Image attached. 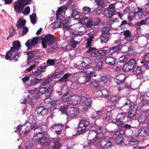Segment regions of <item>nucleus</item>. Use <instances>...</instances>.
<instances>
[{
  "mask_svg": "<svg viewBox=\"0 0 149 149\" xmlns=\"http://www.w3.org/2000/svg\"><path fill=\"white\" fill-rule=\"evenodd\" d=\"M37 124L36 120L33 115H30L27 121L24 124L21 126L19 125L17 127V129L19 130V133L22 134L24 133V135H26L31 132V127L33 128Z\"/></svg>",
  "mask_w": 149,
  "mask_h": 149,
  "instance_id": "1",
  "label": "nucleus"
},
{
  "mask_svg": "<svg viewBox=\"0 0 149 149\" xmlns=\"http://www.w3.org/2000/svg\"><path fill=\"white\" fill-rule=\"evenodd\" d=\"M136 102H133V106L131 105V120L133 119L137 120L140 124L146 123L148 121V115L145 113H142L139 117V115L137 114L136 112L138 109L137 106L136 105Z\"/></svg>",
  "mask_w": 149,
  "mask_h": 149,
  "instance_id": "2",
  "label": "nucleus"
},
{
  "mask_svg": "<svg viewBox=\"0 0 149 149\" xmlns=\"http://www.w3.org/2000/svg\"><path fill=\"white\" fill-rule=\"evenodd\" d=\"M96 124L95 122H90L88 119L83 118L80 121L78 126L77 132L79 134H83L86 132L88 129L95 127Z\"/></svg>",
  "mask_w": 149,
  "mask_h": 149,
  "instance_id": "3",
  "label": "nucleus"
},
{
  "mask_svg": "<svg viewBox=\"0 0 149 149\" xmlns=\"http://www.w3.org/2000/svg\"><path fill=\"white\" fill-rule=\"evenodd\" d=\"M80 99L83 106L82 110L84 111H88L91 105V99L90 98L88 95L86 94H83L81 95Z\"/></svg>",
  "mask_w": 149,
  "mask_h": 149,
  "instance_id": "4",
  "label": "nucleus"
},
{
  "mask_svg": "<svg viewBox=\"0 0 149 149\" xmlns=\"http://www.w3.org/2000/svg\"><path fill=\"white\" fill-rule=\"evenodd\" d=\"M101 133H99L97 130H90L88 135V139L91 143H94L98 139L100 140L102 138Z\"/></svg>",
  "mask_w": 149,
  "mask_h": 149,
  "instance_id": "5",
  "label": "nucleus"
},
{
  "mask_svg": "<svg viewBox=\"0 0 149 149\" xmlns=\"http://www.w3.org/2000/svg\"><path fill=\"white\" fill-rule=\"evenodd\" d=\"M139 136V129L136 127H131V138L132 141L131 140V148H135L137 146V144L136 141L138 139Z\"/></svg>",
  "mask_w": 149,
  "mask_h": 149,
  "instance_id": "6",
  "label": "nucleus"
},
{
  "mask_svg": "<svg viewBox=\"0 0 149 149\" xmlns=\"http://www.w3.org/2000/svg\"><path fill=\"white\" fill-rule=\"evenodd\" d=\"M55 41L56 37L54 35L50 34H47L42 40V46L43 48L46 49L47 48V45H52Z\"/></svg>",
  "mask_w": 149,
  "mask_h": 149,
  "instance_id": "7",
  "label": "nucleus"
},
{
  "mask_svg": "<svg viewBox=\"0 0 149 149\" xmlns=\"http://www.w3.org/2000/svg\"><path fill=\"white\" fill-rule=\"evenodd\" d=\"M136 62L134 58H131V72L132 74H134L137 76L141 75L143 71L140 67L137 66Z\"/></svg>",
  "mask_w": 149,
  "mask_h": 149,
  "instance_id": "8",
  "label": "nucleus"
},
{
  "mask_svg": "<svg viewBox=\"0 0 149 149\" xmlns=\"http://www.w3.org/2000/svg\"><path fill=\"white\" fill-rule=\"evenodd\" d=\"M110 29L109 27H104L103 28L102 32V34L100 36V38L102 43H106L110 38L109 32Z\"/></svg>",
  "mask_w": 149,
  "mask_h": 149,
  "instance_id": "9",
  "label": "nucleus"
},
{
  "mask_svg": "<svg viewBox=\"0 0 149 149\" xmlns=\"http://www.w3.org/2000/svg\"><path fill=\"white\" fill-rule=\"evenodd\" d=\"M72 35L74 36H72V38L70 41V45L73 48H75L77 45L79 43L80 41L79 39L78 40H75V38H76V37H79L84 34V33L82 31L76 32L74 31L72 32Z\"/></svg>",
  "mask_w": 149,
  "mask_h": 149,
  "instance_id": "10",
  "label": "nucleus"
},
{
  "mask_svg": "<svg viewBox=\"0 0 149 149\" xmlns=\"http://www.w3.org/2000/svg\"><path fill=\"white\" fill-rule=\"evenodd\" d=\"M54 23L55 27L61 28L62 24L63 28L66 30L69 29L71 26L68 20L64 19L61 22V19H59L58 20L55 21Z\"/></svg>",
  "mask_w": 149,
  "mask_h": 149,
  "instance_id": "11",
  "label": "nucleus"
},
{
  "mask_svg": "<svg viewBox=\"0 0 149 149\" xmlns=\"http://www.w3.org/2000/svg\"><path fill=\"white\" fill-rule=\"evenodd\" d=\"M88 48L86 53L88 54L91 58L97 60L100 58V57L98 56V50L97 49L94 47H90Z\"/></svg>",
  "mask_w": 149,
  "mask_h": 149,
  "instance_id": "12",
  "label": "nucleus"
},
{
  "mask_svg": "<svg viewBox=\"0 0 149 149\" xmlns=\"http://www.w3.org/2000/svg\"><path fill=\"white\" fill-rule=\"evenodd\" d=\"M116 10L113 4H110L108 7L105 8L104 14L107 17L111 18L114 15Z\"/></svg>",
  "mask_w": 149,
  "mask_h": 149,
  "instance_id": "13",
  "label": "nucleus"
},
{
  "mask_svg": "<svg viewBox=\"0 0 149 149\" xmlns=\"http://www.w3.org/2000/svg\"><path fill=\"white\" fill-rule=\"evenodd\" d=\"M65 126V124L62 123H55L50 127L52 131L54 130L56 134L57 135H60L62 134V130Z\"/></svg>",
  "mask_w": 149,
  "mask_h": 149,
  "instance_id": "14",
  "label": "nucleus"
},
{
  "mask_svg": "<svg viewBox=\"0 0 149 149\" xmlns=\"http://www.w3.org/2000/svg\"><path fill=\"white\" fill-rule=\"evenodd\" d=\"M81 24L84 25L87 28H91L96 24L93 22L91 19H89L86 16L84 17L80 20Z\"/></svg>",
  "mask_w": 149,
  "mask_h": 149,
  "instance_id": "15",
  "label": "nucleus"
},
{
  "mask_svg": "<svg viewBox=\"0 0 149 149\" xmlns=\"http://www.w3.org/2000/svg\"><path fill=\"white\" fill-rule=\"evenodd\" d=\"M131 44H132L131 45V50L132 52H131V57L133 56L134 57L136 56L139 54L137 52H135V47L137 45V42L136 40V37L135 36H132L131 35Z\"/></svg>",
  "mask_w": 149,
  "mask_h": 149,
  "instance_id": "16",
  "label": "nucleus"
},
{
  "mask_svg": "<svg viewBox=\"0 0 149 149\" xmlns=\"http://www.w3.org/2000/svg\"><path fill=\"white\" fill-rule=\"evenodd\" d=\"M26 54L28 56V60H36L40 57V52L37 50L28 52Z\"/></svg>",
  "mask_w": 149,
  "mask_h": 149,
  "instance_id": "17",
  "label": "nucleus"
},
{
  "mask_svg": "<svg viewBox=\"0 0 149 149\" xmlns=\"http://www.w3.org/2000/svg\"><path fill=\"white\" fill-rule=\"evenodd\" d=\"M99 141L100 146L103 147L104 149H108L113 146L112 143L111 141L104 138L100 140Z\"/></svg>",
  "mask_w": 149,
  "mask_h": 149,
  "instance_id": "18",
  "label": "nucleus"
},
{
  "mask_svg": "<svg viewBox=\"0 0 149 149\" xmlns=\"http://www.w3.org/2000/svg\"><path fill=\"white\" fill-rule=\"evenodd\" d=\"M14 10L18 13H21L24 7L22 1L17 0V1L14 4Z\"/></svg>",
  "mask_w": 149,
  "mask_h": 149,
  "instance_id": "19",
  "label": "nucleus"
},
{
  "mask_svg": "<svg viewBox=\"0 0 149 149\" xmlns=\"http://www.w3.org/2000/svg\"><path fill=\"white\" fill-rule=\"evenodd\" d=\"M51 143V139L49 136L45 135L38 143L43 146H47L49 145Z\"/></svg>",
  "mask_w": 149,
  "mask_h": 149,
  "instance_id": "20",
  "label": "nucleus"
},
{
  "mask_svg": "<svg viewBox=\"0 0 149 149\" xmlns=\"http://www.w3.org/2000/svg\"><path fill=\"white\" fill-rule=\"evenodd\" d=\"M79 112L78 109L76 108L71 107L68 109L67 115L69 117L74 118L79 114Z\"/></svg>",
  "mask_w": 149,
  "mask_h": 149,
  "instance_id": "21",
  "label": "nucleus"
},
{
  "mask_svg": "<svg viewBox=\"0 0 149 149\" xmlns=\"http://www.w3.org/2000/svg\"><path fill=\"white\" fill-rule=\"evenodd\" d=\"M40 40L39 37L36 36L33 38L32 39H29L25 43V45L28 48L33 46L37 44Z\"/></svg>",
  "mask_w": 149,
  "mask_h": 149,
  "instance_id": "22",
  "label": "nucleus"
},
{
  "mask_svg": "<svg viewBox=\"0 0 149 149\" xmlns=\"http://www.w3.org/2000/svg\"><path fill=\"white\" fill-rule=\"evenodd\" d=\"M71 74L69 73L65 74L58 80L57 82L59 84L67 83L69 81V77L71 76Z\"/></svg>",
  "mask_w": 149,
  "mask_h": 149,
  "instance_id": "23",
  "label": "nucleus"
},
{
  "mask_svg": "<svg viewBox=\"0 0 149 149\" xmlns=\"http://www.w3.org/2000/svg\"><path fill=\"white\" fill-rule=\"evenodd\" d=\"M146 18L145 20H143L140 22H138L135 24V26H137L136 27L137 33L139 34L140 33L139 31L140 26L142 25H143L149 24V18L148 17H146Z\"/></svg>",
  "mask_w": 149,
  "mask_h": 149,
  "instance_id": "24",
  "label": "nucleus"
},
{
  "mask_svg": "<svg viewBox=\"0 0 149 149\" xmlns=\"http://www.w3.org/2000/svg\"><path fill=\"white\" fill-rule=\"evenodd\" d=\"M81 72L91 75L95 73V70L93 67L87 65L83 70H81Z\"/></svg>",
  "mask_w": 149,
  "mask_h": 149,
  "instance_id": "25",
  "label": "nucleus"
},
{
  "mask_svg": "<svg viewBox=\"0 0 149 149\" xmlns=\"http://www.w3.org/2000/svg\"><path fill=\"white\" fill-rule=\"evenodd\" d=\"M126 79L125 74H120L116 77L115 80L117 84H120L123 83Z\"/></svg>",
  "mask_w": 149,
  "mask_h": 149,
  "instance_id": "26",
  "label": "nucleus"
},
{
  "mask_svg": "<svg viewBox=\"0 0 149 149\" xmlns=\"http://www.w3.org/2000/svg\"><path fill=\"white\" fill-rule=\"evenodd\" d=\"M67 9L65 6H62L59 7L56 11V19L57 20H58V17L62 14H64Z\"/></svg>",
  "mask_w": 149,
  "mask_h": 149,
  "instance_id": "27",
  "label": "nucleus"
},
{
  "mask_svg": "<svg viewBox=\"0 0 149 149\" xmlns=\"http://www.w3.org/2000/svg\"><path fill=\"white\" fill-rule=\"evenodd\" d=\"M128 107L130 109H128L129 110L128 113L126 112L125 113H118L116 117H117V118H118V119H119V120H121L123 121L125 117H126V115H127L128 118H130V106L129 105Z\"/></svg>",
  "mask_w": 149,
  "mask_h": 149,
  "instance_id": "28",
  "label": "nucleus"
},
{
  "mask_svg": "<svg viewBox=\"0 0 149 149\" xmlns=\"http://www.w3.org/2000/svg\"><path fill=\"white\" fill-rule=\"evenodd\" d=\"M88 59V58L86 57L83 58L81 63L79 64H76L75 65V67L78 69H83L88 65V63L86 62V61H87Z\"/></svg>",
  "mask_w": 149,
  "mask_h": 149,
  "instance_id": "29",
  "label": "nucleus"
},
{
  "mask_svg": "<svg viewBox=\"0 0 149 149\" xmlns=\"http://www.w3.org/2000/svg\"><path fill=\"white\" fill-rule=\"evenodd\" d=\"M79 97L77 96L73 95L70 96L68 104H70L74 105L77 104L79 102Z\"/></svg>",
  "mask_w": 149,
  "mask_h": 149,
  "instance_id": "30",
  "label": "nucleus"
},
{
  "mask_svg": "<svg viewBox=\"0 0 149 149\" xmlns=\"http://www.w3.org/2000/svg\"><path fill=\"white\" fill-rule=\"evenodd\" d=\"M121 45L119 44L117 46L110 48L108 51L109 54L111 55L115 52H118L121 48Z\"/></svg>",
  "mask_w": 149,
  "mask_h": 149,
  "instance_id": "31",
  "label": "nucleus"
},
{
  "mask_svg": "<svg viewBox=\"0 0 149 149\" xmlns=\"http://www.w3.org/2000/svg\"><path fill=\"white\" fill-rule=\"evenodd\" d=\"M52 95V92H50L49 94V97L52 100V105L54 107L56 106V104H57V103L59 100V98L57 97H55L53 96Z\"/></svg>",
  "mask_w": 149,
  "mask_h": 149,
  "instance_id": "32",
  "label": "nucleus"
},
{
  "mask_svg": "<svg viewBox=\"0 0 149 149\" xmlns=\"http://www.w3.org/2000/svg\"><path fill=\"white\" fill-rule=\"evenodd\" d=\"M72 93V91L70 90H67V92L62 97V100L65 102H67L68 104L70 97L71 95V94Z\"/></svg>",
  "mask_w": 149,
  "mask_h": 149,
  "instance_id": "33",
  "label": "nucleus"
},
{
  "mask_svg": "<svg viewBox=\"0 0 149 149\" xmlns=\"http://www.w3.org/2000/svg\"><path fill=\"white\" fill-rule=\"evenodd\" d=\"M13 46L11 48V50L16 52L21 47L20 43L19 40L15 41L13 42Z\"/></svg>",
  "mask_w": 149,
  "mask_h": 149,
  "instance_id": "34",
  "label": "nucleus"
},
{
  "mask_svg": "<svg viewBox=\"0 0 149 149\" xmlns=\"http://www.w3.org/2000/svg\"><path fill=\"white\" fill-rule=\"evenodd\" d=\"M54 145L52 147V149H59L62 145V141L60 140H56L53 142Z\"/></svg>",
  "mask_w": 149,
  "mask_h": 149,
  "instance_id": "35",
  "label": "nucleus"
},
{
  "mask_svg": "<svg viewBox=\"0 0 149 149\" xmlns=\"http://www.w3.org/2000/svg\"><path fill=\"white\" fill-rule=\"evenodd\" d=\"M143 12H145V8L139 9L138 12L134 13V17L135 19H139L142 16Z\"/></svg>",
  "mask_w": 149,
  "mask_h": 149,
  "instance_id": "36",
  "label": "nucleus"
},
{
  "mask_svg": "<svg viewBox=\"0 0 149 149\" xmlns=\"http://www.w3.org/2000/svg\"><path fill=\"white\" fill-rule=\"evenodd\" d=\"M64 73V71L60 70L59 71L54 72L51 76V79L61 78Z\"/></svg>",
  "mask_w": 149,
  "mask_h": 149,
  "instance_id": "37",
  "label": "nucleus"
},
{
  "mask_svg": "<svg viewBox=\"0 0 149 149\" xmlns=\"http://www.w3.org/2000/svg\"><path fill=\"white\" fill-rule=\"evenodd\" d=\"M35 133L36 134L35 135H34L33 137L37 139V142L38 143L40 141V140L42 139L45 135L42 132H38L36 131Z\"/></svg>",
  "mask_w": 149,
  "mask_h": 149,
  "instance_id": "38",
  "label": "nucleus"
},
{
  "mask_svg": "<svg viewBox=\"0 0 149 149\" xmlns=\"http://www.w3.org/2000/svg\"><path fill=\"white\" fill-rule=\"evenodd\" d=\"M124 34L125 37V39L127 42L125 43L126 45L128 44H130V32L128 30H127L124 31Z\"/></svg>",
  "mask_w": 149,
  "mask_h": 149,
  "instance_id": "39",
  "label": "nucleus"
},
{
  "mask_svg": "<svg viewBox=\"0 0 149 149\" xmlns=\"http://www.w3.org/2000/svg\"><path fill=\"white\" fill-rule=\"evenodd\" d=\"M119 99V96L118 95H110L108 98V101L111 103H114L118 101Z\"/></svg>",
  "mask_w": 149,
  "mask_h": 149,
  "instance_id": "40",
  "label": "nucleus"
},
{
  "mask_svg": "<svg viewBox=\"0 0 149 149\" xmlns=\"http://www.w3.org/2000/svg\"><path fill=\"white\" fill-rule=\"evenodd\" d=\"M102 114V113L101 111H96L93 113L91 117L93 119L96 120L99 118Z\"/></svg>",
  "mask_w": 149,
  "mask_h": 149,
  "instance_id": "41",
  "label": "nucleus"
},
{
  "mask_svg": "<svg viewBox=\"0 0 149 149\" xmlns=\"http://www.w3.org/2000/svg\"><path fill=\"white\" fill-rule=\"evenodd\" d=\"M105 61L107 64L114 65L115 63L116 59L114 58L109 56L106 58Z\"/></svg>",
  "mask_w": 149,
  "mask_h": 149,
  "instance_id": "42",
  "label": "nucleus"
},
{
  "mask_svg": "<svg viewBox=\"0 0 149 149\" xmlns=\"http://www.w3.org/2000/svg\"><path fill=\"white\" fill-rule=\"evenodd\" d=\"M37 89L36 88L34 90L31 91V92H32V96L33 99H38L41 95V94L39 92L38 90L37 91H36V90Z\"/></svg>",
  "mask_w": 149,
  "mask_h": 149,
  "instance_id": "43",
  "label": "nucleus"
},
{
  "mask_svg": "<svg viewBox=\"0 0 149 149\" xmlns=\"http://www.w3.org/2000/svg\"><path fill=\"white\" fill-rule=\"evenodd\" d=\"M26 21L24 19H20L17 21L16 26L18 29L23 28L26 25Z\"/></svg>",
  "mask_w": 149,
  "mask_h": 149,
  "instance_id": "44",
  "label": "nucleus"
},
{
  "mask_svg": "<svg viewBox=\"0 0 149 149\" xmlns=\"http://www.w3.org/2000/svg\"><path fill=\"white\" fill-rule=\"evenodd\" d=\"M38 90L40 93L41 95L43 94H47V93H49L50 92H52V90L49 88H41L38 89Z\"/></svg>",
  "mask_w": 149,
  "mask_h": 149,
  "instance_id": "45",
  "label": "nucleus"
},
{
  "mask_svg": "<svg viewBox=\"0 0 149 149\" xmlns=\"http://www.w3.org/2000/svg\"><path fill=\"white\" fill-rule=\"evenodd\" d=\"M92 78L91 75L89 74H86L84 75L81 78V79H84V81L82 83L86 84L87 82H89L91 80Z\"/></svg>",
  "mask_w": 149,
  "mask_h": 149,
  "instance_id": "46",
  "label": "nucleus"
},
{
  "mask_svg": "<svg viewBox=\"0 0 149 149\" xmlns=\"http://www.w3.org/2000/svg\"><path fill=\"white\" fill-rule=\"evenodd\" d=\"M149 135V132L148 129H142V128L139 129V135L145 137Z\"/></svg>",
  "mask_w": 149,
  "mask_h": 149,
  "instance_id": "47",
  "label": "nucleus"
},
{
  "mask_svg": "<svg viewBox=\"0 0 149 149\" xmlns=\"http://www.w3.org/2000/svg\"><path fill=\"white\" fill-rule=\"evenodd\" d=\"M55 59H49L46 61V63H44L43 64L46 65L48 67L49 66H55Z\"/></svg>",
  "mask_w": 149,
  "mask_h": 149,
  "instance_id": "48",
  "label": "nucleus"
},
{
  "mask_svg": "<svg viewBox=\"0 0 149 149\" xmlns=\"http://www.w3.org/2000/svg\"><path fill=\"white\" fill-rule=\"evenodd\" d=\"M123 70L125 72L130 70V60L123 66Z\"/></svg>",
  "mask_w": 149,
  "mask_h": 149,
  "instance_id": "49",
  "label": "nucleus"
},
{
  "mask_svg": "<svg viewBox=\"0 0 149 149\" xmlns=\"http://www.w3.org/2000/svg\"><path fill=\"white\" fill-rule=\"evenodd\" d=\"M112 123L115 124L118 126H121L123 124V121L117 118L116 117L115 119H113L112 120Z\"/></svg>",
  "mask_w": 149,
  "mask_h": 149,
  "instance_id": "50",
  "label": "nucleus"
},
{
  "mask_svg": "<svg viewBox=\"0 0 149 149\" xmlns=\"http://www.w3.org/2000/svg\"><path fill=\"white\" fill-rule=\"evenodd\" d=\"M34 144L33 142H26L24 143V148L25 149H33Z\"/></svg>",
  "mask_w": 149,
  "mask_h": 149,
  "instance_id": "51",
  "label": "nucleus"
},
{
  "mask_svg": "<svg viewBox=\"0 0 149 149\" xmlns=\"http://www.w3.org/2000/svg\"><path fill=\"white\" fill-rule=\"evenodd\" d=\"M69 108L66 105H63L61 106L59 109L62 113H65L67 115V111Z\"/></svg>",
  "mask_w": 149,
  "mask_h": 149,
  "instance_id": "52",
  "label": "nucleus"
},
{
  "mask_svg": "<svg viewBox=\"0 0 149 149\" xmlns=\"http://www.w3.org/2000/svg\"><path fill=\"white\" fill-rule=\"evenodd\" d=\"M21 56L20 53L17 52L15 55L10 59V61H12L13 60H14L15 62L18 61V58Z\"/></svg>",
  "mask_w": 149,
  "mask_h": 149,
  "instance_id": "53",
  "label": "nucleus"
},
{
  "mask_svg": "<svg viewBox=\"0 0 149 149\" xmlns=\"http://www.w3.org/2000/svg\"><path fill=\"white\" fill-rule=\"evenodd\" d=\"M112 110L107 111L106 113V116L104 119V120L108 121L110 120L112 117Z\"/></svg>",
  "mask_w": 149,
  "mask_h": 149,
  "instance_id": "54",
  "label": "nucleus"
},
{
  "mask_svg": "<svg viewBox=\"0 0 149 149\" xmlns=\"http://www.w3.org/2000/svg\"><path fill=\"white\" fill-rule=\"evenodd\" d=\"M72 16L76 19H79L80 17L79 13L76 10L72 11L71 14Z\"/></svg>",
  "mask_w": 149,
  "mask_h": 149,
  "instance_id": "55",
  "label": "nucleus"
},
{
  "mask_svg": "<svg viewBox=\"0 0 149 149\" xmlns=\"http://www.w3.org/2000/svg\"><path fill=\"white\" fill-rule=\"evenodd\" d=\"M15 52L13 51V50H11L10 49V50L6 53L5 57V59L7 60H10V58H11V56Z\"/></svg>",
  "mask_w": 149,
  "mask_h": 149,
  "instance_id": "56",
  "label": "nucleus"
},
{
  "mask_svg": "<svg viewBox=\"0 0 149 149\" xmlns=\"http://www.w3.org/2000/svg\"><path fill=\"white\" fill-rule=\"evenodd\" d=\"M39 80L36 78L34 77L32 78L30 80L29 85L32 86L37 84Z\"/></svg>",
  "mask_w": 149,
  "mask_h": 149,
  "instance_id": "57",
  "label": "nucleus"
},
{
  "mask_svg": "<svg viewBox=\"0 0 149 149\" xmlns=\"http://www.w3.org/2000/svg\"><path fill=\"white\" fill-rule=\"evenodd\" d=\"M36 15L35 13H33L30 16V18L31 23L32 24H35L36 23Z\"/></svg>",
  "mask_w": 149,
  "mask_h": 149,
  "instance_id": "58",
  "label": "nucleus"
},
{
  "mask_svg": "<svg viewBox=\"0 0 149 149\" xmlns=\"http://www.w3.org/2000/svg\"><path fill=\"white\" fill-rule=\"evenodd\" d=\"M143 108H146V111L149 110V100H147L142 104L141 106Z\"/></svg>",
  "mask_w": 149,
  "mask_h": 149,
  "instance_id": "59",
  "label": "nucleus"
},
{
  "mask_svg": "<svg viewBox=\"0 0 149 149\" xmlns=\"http://www.w3.org/2000/svg\"><path fill=\"white\" fill-rule=\"evenodd\" d=\"M101 91L102 93V96L103 97L107 99L110 95L108 91L107 90L104 89L102 90Z\"/></svg>",
  "mask_w": 149,
  "mask_h": 149,
  "instance_id": "60",
  "label": "nucleus"
},
{
  "mask_svg": "<svg viewBox=\"0 0 149 149\" xmlns=\"http://www.w3.org/2000/svg\"><path fill=\"white\" fill-rule=\"evenodd\" d=\"M41 126H38L35 125L34 127L33 128L32 127H31V130L32 129H33L34 130V135L36 134V133L35 132L37 131L38 132H41L42 131L41 130Z\"/></svg>",
  "mask_w": 149,
  "mask_h": 149,
  "instance_id": "61",
  "label": "nucleus"
},
{
  "mask_svg": "<svg viewBox=\"0 0 149 149\" xmlns=\"http://www.w3.org/2000/svg\"><path fill=\"white\" fill-rule=\"evenodd\" d=\"M127 57L125 55L122 56L119 59L120 63L125 62L127 61Z\"/></svg>",
  "mask_w": 149,
  "mask_h": 149,
  "instance_id": "62",
  "label": "nucleus"
},
{
  "mask_svg": "<svg viewBox=\"0 0 149 149\" xmlns=\"http://www.w3.org/2000/svg\"><path fill=\"white\" fill-rule=\"evenodd\" d=\"M103 62L101 61H99L97 63L96 66V68L97 70H100L102 69Z\"/></svg>",
  "mask_w": 149,
  "mask_h": 149,
  "instance_id": "63",
  "label": "nucleus"
},
{
  "mask_svg": "<svg viewBox=\"0 0 149 149\" xmlns=\"http://www.w3.org/2000/svg\"><path fill=\"white\" fill-rule=\"evenodd\" d=\"M107 50L105 49L98 50V56L100 57V56H104L107 54Z\"/></svg>",
  "mask_w": 149,
  "mask_h": 149,
  "instance_id": "64",
  "label": "nucleus"
}]
</instances>
